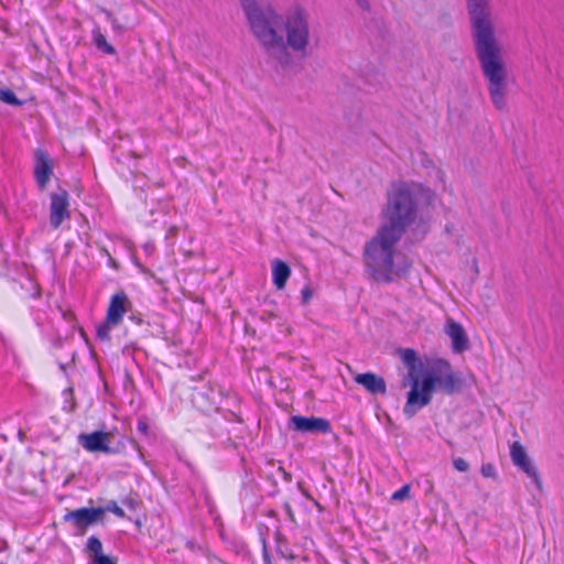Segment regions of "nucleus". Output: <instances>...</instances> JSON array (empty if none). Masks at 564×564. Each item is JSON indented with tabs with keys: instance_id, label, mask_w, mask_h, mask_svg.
Wrapping results in <instances>:
<instances>
[{
	"instance_id": "nucleus-1",
	"label": "nucleus",
	"mask_w": 564,
	"mask_h": 564,
	"mask_svg": "<svg viewBox=\"0 0 564 564\" xmlns=\"http://www.w3.org/2000/svg\"><path fill=\"white\" fill-rule=\"evenodd\" d=\"M239 3L269 63L285 68L293 63L292 54L306 57L312 52L315 31L306 8L294 4L281 14L272 4L262 6L258 0Z\"/></svg>"
},
{
	"instance_id": "nucleus-2",
	"label": "nucleus",
	"mask_w": 564,
	"mask_h": 564,
	"mask_svg": "<svg viewBox=\"0 0 564 564\" xmlns=\"http://www.w3.org/2000/svg\"><path fill=\"white\" fill-rule=\"evenodd\" d=\"M471 39L477 59L492 105L498 110L507 108L508 73L502 47L496 36L491 15V0H466Z\"/></svg>"
},
{
	"instance_id": "nucleus-3",
	"label": "nucleus",
	"mask_w": 564,
	"mask_h": 564,
	"mask_svg": "<svg viewBox=\"0 0 564 564\" xmlns=\"http://www.w3.org/2000/svg\"><path fill=\"white\" fill-rule=\"evenodd\" d=\"M400 357L409 370L408 379L411 386L403 406V414L406 417H413L429 405L436 391L448 395L460 391L463 380L446 359L435 358L423 364L412 348L402 349Z\"/></svg>"
},
{
	"instance_id": "nucleus-4",
	"label": "nucleus",
	"mask_w": 564,
	"mask_h": 564,
	"mask_svg": "<svg viewBox=\"0 0 564 564\" xmlns=\"http://www.w3.org/2000/svg\"><path fill=\"white\" fill-rule=\"evenodd\" d=\"M401 240L380 228L365 245L364 262L367 273L377 282L389 283L395 278L406 275L411 262L403 258L394 262L395 246Z\"/></svg>"
},
{
	"instance_id": "nucleus-5",
	"label": "nucleus",
	"mask_w": 564,
	"mask_h": 564,
	"mask_svg": "<svg viewBox=\"0 0 564 564\" xmlns=\"http://www.w3.org/2000/svg\"><path fill=\"white\" fill-rule=\"evenodd\" d=\"M419 198L404 182L392 184L381 209L380 229L400 238L419 218Z\"/></svg>"
},
{
	"instance_id": "nucleus-6",
	"label": "nucleus",
	"mask_w": 564,
	"mask_h": 564,
	"mask_svg": "<svg viewBox=\"0 0 564 564\" xmlns=\"http://www.w3.org/2000/svg\"><path fill=\"white\" fill-rule=\"evenodd\" d=\"M111 432L94 431L91 433H80L77 436L78 444L89 453L118 454L120 446H111Z\"/></svg>"
},
{
	"instance_id": "nucleus-7",
	"label": "nucleus",
	"mask_w": 564,
	"mask_h": 564,
	"mask_svg": "<svg viewBox=\"0 0 564 564\" xmlns=\"http://www.w3.org/2000/svg\"><path fill=\"white\" fill-rule=\"evenodd\" d=\"M104 517V510L98 508H79L64 514L63 520L70 523L78 535H84L86 530L96 524Z\"/></svg>"
},
{
	"instance_id": "nucleus-8",
	"label": "nucleus",
	"mask_w": 564,
	"mask_h": 564,
	"mask_svg": "<svg viewBox=\"0 0 564 564\" xmlns=\"http://www.w3.org/2000/svg\"><path fill=\"white\" fill-rule=\"evenodd\" d=\"M290 427L301 433H323L327 434L332 431L328 420L315 416L294 415L290 419Z\"/></svg>"
},
{
	"instance_id": "nucleus-9",
	"label": "nucleus",
	"mask_w": 564,
	"mask_h": 564,
	"mask_svg": "<svg viewBox=\"0 0 564 564\" xmlns=\"http://www.w3.org/2000/svg\"><path fill=\"white\" fill-rule=\"evenodd\" d=\"M54 164L50 154L43 149L34 152V178L39 188L44 189L53 175Z\"/></svg>"
},
{
	"instance_id": "nucleus-10",
	"label": "nucleus",
	"mask_w": 564,
	"mask_h": 564,
	"mask_svg": "<svg viewBox=\"0 0 564 564\" xmlns=\"http://www.w3.org/2000/svg\"><path fill=\"white\" fill-rule=\"evenodd\" d=\"M510 456L512 463L525 473L538 487H541V480L536 468L531 464L524 447L519 443L514 442L510 447Z\"/></svg>"
},
{
	"instance_id": "nucleus-11",
	"label": "nucleus",
	"mask_w": 564,
	"mask_h": 564,
	"mask_svg": "<svg viewBox=\"0 0 564 564\" xmlns=\"http://www.w3.org/2000/svg\"><path fill=\"white\" fill-rule=\"evenodd\" d=\"M69 217L68 213V194L66 191L54 193L51 196V215L50 223L53 228H58L65 218Z\"/></svg>"
},
{
	"instance_id": "nucleus-12",
	"label": "nucleus",
	"mask_w": 564,
	"mask_h": 564,
	"mask_svg": "<svg viewBox=\"0 0 564 564\" xmlns=\"http://www.w3.org/2000/svg\"><path fill=\"white\" fill-rule=\"evenodd\" d=\"M128 305H130V302L124 292L121 291L113 294L110 299L106 315L108 323H117L119 325L128 310Z\"/></svg>"
},
{
	"instance_id": "nucleus-13",
	"label": "nucleus",
	"mask_w": 564,
	"mask_h": 564,
	"mask_svg": "<svg viewBox=\"0 0 564 564\" xmlns=\"http://www.w3.org/2000/svg\"><path fill=\"white\" fill-rule=\"evenodd\" d=\"M445 333L452 339V347L455 352H463L468 348V337L459 323L448 319L445 325Z\"/></svg>"
},
{
	"instance_id": "nucleus-14",
	"label": "nucleus",
	"mask_w": 564,
	"mask_h": 564,
	"mask_svg": "<svg viewBox=\"0 0 564 564\" xmlns=\"http://www.w3.org/2000/svg\"><path fill=\"white\" fill-rule=\"evenodd\" d=\"M355 381L372 394H384L387 392L384 379L376 373H359L355 377Z\"/></svg>"
},
{
	"instance_id": "nucleus-15",
	"label": "nucleus",
	"mask_w": 564,
	"mask_h": 564,
	"mask_svg": "<svg viewBox=\"0 0 564 564\" xmlns=\"http://www.w3.org/2000/svg\"><path fill=\"white\" fill-rule=\"evenodd\" d=\"M272 265V282L278 290L285 288L286 281L291 275V268L289 264L280 259H274Z\"/></svg>"
},
{
	"instance_id": "nucleus-16",
	"label": "nucleus",
	"mask_w": 564,
	"mask_h": 564,
	"mask_svg": "<svg viewBox=\"0 0 564 564\" xmlns=\"http://www.w3.org/2000/svg\"><path fill=\"white\" fill-rule=\"evenodd\" d=\"M93 41L99 51L109 55L116 53L115 47L107 42L106 36L102 34L99 26H95L93 30Z\"/></svg>"
},
{
	"instance_id": "nucleus-17",
	"label": "nucleus",
	"mask_w": 564,
	"mask_h": 564,
	"mask_svg": "<svg viewBox=\"0 0 564 564\" xmlns=\"http://www.w3.org/2000/svg\"><path fill=\"white\" fill-rule=\"evenodd\" d=\"M85 551L91 556L93 560H95L102 554L101 541L95 535L89 536L86 542Z\"/></svg>"
},
{
	"instance_id": "nucleus-18",
	"label": "nucleus",
	"mask_w": 564,
	"mask_h": 564,
	"mask_svg": "<svg viewBox=\"0 0 564 564\" xmlns=\"http://www.w3.org/2000/svg\"><path fill=\"white\" fill-rule=\"evenodd\" d=\"M118 326L117 323H108V318L99 324L96 328L97 338L101 341H108L110 339V330Z\"/></svg>"
},
{
	"instance_id": "nucleus-19",
	"label": "nucleus",
	"mask_w": 564,
	"mask_h": 564,
	"mask_svg": "<svg viewBox=\"0 0 564 564\" xmlns=\"http://www.w3.org/2000/svg\"><path fill=\"white\" fill-rule=\"evenodd\" d=\"M0 100L12 106H21L22 101L18 99L15 94L10 89H0Z\"/></svg>"
},
{
	"instance_id": "nucleus-20",
	"label": "nucleus",
	"mask_w": 564,
	"mask_h": 564,
	"mask_svg": "<svg viewBox=\"0 0 564 564\" xmlns=\"http://www.w3.org/2000/svg\"><path fill=\"white\" fill-rule=\"evenodd\" d=\"M100 508H101V510H104V514L106 512H112L113 514H116L119 518L126 517L123 509L121 507H119L117 505V502H115V501H109L105 507H100Z\"/></svg>"
},
{
	"instance_id": "nucleus-21",
	"label": "nucleus",
	"mask_w": 564,
	"mask_h": 564,
	"mask_svg": "<svg viewBox=\"0 0 564 564\" xmlns=\"http://www.w3.org/2000/svg\"><path fill=\"white\" fill-rule=\"evenodd\" d=\"M480 471L485 478H492V479L497 478L496 467L490 463L482 464Z\"/></svg>"
},
{
	"instance_id": "nucleus-22",
	"label": "nucleus",
	"mask_w": 564,
	"mask_h": 564,
	"mask_svg": "<svg viewBox=\"0 0 564 564\" xmlns=\"http://www.w3.org/2000/svg\"><path fill=\"white\" fill-rule=\"evenodd\" d=\"M410 494V487L409 485L402 486L400 489L393 492L392 499L393 500H403L409 497Z\"/></svg>"
},
{
	"instance_id": "nucleus-23",
	"label": "nucleus",
	"mask_w": 564,
	"mask_h": 564,
	"mask_svg": "<svg viewBox=\"0 0 564 564\" xmlns=\"http://www.w3.org/2000/svg\"><path fill=\"white\" fill-rule=\"evenodd\" d=\"M453 465L456 470L465 473L469 469V464L462 457L454 458Z\"/></svg>"
},
{
	"instance_id": "nucleus-24",
	"label": "nucleus",
	"mask_w": 564,
	"mask_h": 564,
	"mask_svg": "<svg viewBox=\"0 0 564 564\" xmlns=\"http://www.w3.org/2000/svg\"><path fill=\"white\" fill-rule=\"evenodd\" d=\"M301 297H302V304H307L311 299L313 297V290L310 285H304V288L301 291Z\"/></svg>"
},
{
	"instance_id": "nucleus-25",
	"label": "nucleus",
	"mask_w": 564,
	"mask_h": 564,
	"mask_svg": "<svg viewBox=\"0 0 564 564\" xmlns=\"http://www.w3.org/2000/svg\"><path fill=\"white\" fill-rule=\"evenodd\" d=\"M93 561L94 564H117V560L115 557L107 556L104 553Z\"/></svg>"
},
{
	"instance_id": "nucleus-26",
	"label": "nucleus",
	"mask_w": 564,
	"mask_h": 564,
	"mask_svg": "<svg viewBox=\"0 0 564 564\" xmlns=\"http://www.w3.org/2000/svg\"><path fill=\"white\" fill-rule=\"evenodd\" d=\"M137 430L142 434V435H148L149 434V425L148 423L144 421V420H139L138 423H137Z\"/></svg>"
},
{
	"instance_id": "nucleus-27",
	"label": "nucleus",
	"mask_w": 564,
	"mask_h": 564,
	"mask_svg": "<svg viewBox=\"0 0 564 564\" xmlns=\"http://www.w3.org/2000/svg\"><path fill=\"white\" fill-rule=\"evenodd\" d=\"M283 510H284L285 514L288 516V518L291 521H294V512H293V509H292L290 502H284L283 503Z\"/></svg>"
},
{
	"instance_id": "nucleus-28",
	"label": "nucleus",
	"mask_w": 564,
	"mask_h": 564,
	"mask_svg": "<svg viewBox=\"0 0 564 564\" xmlns=\"http://www.w3.org/2000/svg\"><path fill=\"white\" fill-rule=\"evenodd\" d=\"M357 6L362 9L364 11H369L370 10V3L368 0H354Z\"/></svg>"
},
{
	"instance_id": "nucleus-29",
	"label": "nucleus",
	"mask_w": 564,
	"mask_h": 564,
	"mask_svg": "<svg viewBox=\"0 0 564 564\" xmlns=\"http://www.w3.org/2000/svg\"><path fill=\"white\" fill-rule=\"evenodd\" d=\"M123 503H124L126 506L130 507L131 509L133 508V501H132V500H130V499L124 500V501H123Z\"/></svg>"
}]
</instances>
